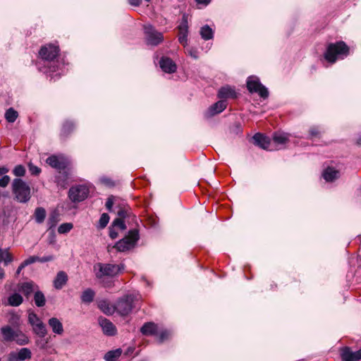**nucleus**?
<instances>
[{"label":"nucleus","mask_w":361,"mask_h":361,"mask_svg":"<svg viewBox=\"0 0 361 361\" xmlns=\"http://www.w3.org/2000/svg\"><path fill=\"white\" fill-rule=\"evenodd\" d=\"M200 34L202 39L208 40L213 38L214 31L208 25H205L200 28Z\"/></svg>","instance_id":"nucleus-26"},{"label":"nucleus","mask_w":361,"mask_h":361,"mask_svg":"<svg viewBox=\"0 0 361 361\" xmlns=\"http://www.w3.org/2000/svg\"><path fill=\"white\" fill-rule=\"evenodd\" d=\"M125 269L123 264H111V263H97L94 265V271L96 278L99 280L104 286L105 278H114L122 273Z\"/></svg>","instance_id":"nucleus-2"},{"label":"nucleus","mask_w":361,"mask_h":361,"mask_svg":"<svg viewBox=\"0 0 361 361\" xmlns=\"http://www.w3.org/2000/svg\"><path fill=\"white\" fill-rule=\"evenodd\" d=\"M2 254H4L3 249L0 248V263L2 262Z\"/></svg>","instance_id":"nucleus-61"},{"label":"nucleus","mask_w":361,"mask_h":361,"mask_svg":"<svg viewBox=\"0 0 361 361\" xmlns=\"http://www.w3.org/2000/svg\"><path fill=\"white\" fill-rule=\"evenodd\" d=\"M50 50L47 48V75L49 73L51 78L55 76H60L63 73L62 67L57 58L59 52V47H49Z\"/></svg>","instance_id":"nucleus-3"},{"label":"nucleus","mask_w":361,"mask_h":361,"mask_svg":"<svg viewBox=\"0 0 361 361\" xmlns=\"http://www.w3.org/2000/svg\"><path fill=\"white\" fill-rule=\"evenodd\" d=\"M10 180V177L7 175H4L0 178V187L6 188L8 185Z\"/></svg>","instance_id":"nucleus-45"},{"label":"nucleus","mask_w":361,"mask_h":361,"mask_svg":"<svg viewBox=\"0 0 361 361\" xmlns=\"http://www.w3.org/2000/svg\"><path fill=\"white\" fill-rule=\"evenodd\" d=\"M122 351L120 348L114 350H110L107 352L104 355V359L106 361H116V360L121 356Z\"/></svg>","instance_id":"nucleus-27"},{"label":"nucleus","mask_w":361,"mask_h":361,"mask_svg":"<svg viewBox=\"0 0 361 361\" xmlns=\"http://www.w3.org/2000/svg\"><path fill=\"white\" fill-rule=\"evenodd\" d=\"M137 298L133 294H126L118 298L114 303L116 312L122 317H125L131 313L135 307V301Z\"/></svg>","instance_id":"nucleus-5"},{"label":"nucleus","mask_w":361,"mask_h":361,"mask_svg":"<svg viewBox=\"0 0 361 361\" xmlns=\"http://www.w3.org/2000/svg\"><path fill=\"white\" fill-rule=\"evenodd\" d=\"M327 45H339V46H341V45H346V44L343 41H338V42H336L335 43H329Z\"/></svg>","instance_id":"nucleus-58"},{"label":"nucleus","mask_w":361,"mask_h":361,"mask_svg":"<svg viewBox=\"0 0 361 361\" xmlns=\"http://www.w3.org/2000/svg\"><path fill=\"white\" fill-rule=\"evenodd\" d=\"M35 302L37 306L42 307L44 304V296L42 292H37L35 294Z\"/></svg>","instance_id":"nucleus-38"},{"label":"nucleus","mask_w":361,"mask_h":361,"mask_svg":"<svg viewBox=\"0 0 361 361\" xmlns=\"http://www.w3.org/2000/svg\"><path fill=\"white\" fill-rule=\"evenodd\" d=\"M98 308L106 315H112L116 312L115 305H111L108 300L102 299L97 301Z\"/></svg>","instance_id":"nucleus-17"},{"label":"nucleus","mask_w":361,"mask_h":361,"mask_svg":"<svg viewBox=\"0 0 361 361\" xmlns=\"http://www.w3.org/2000/svg\"><path fill=\"white\" fill-rule=\"evenodd\" d=\"M18 113L13 108H9L5 113V118L8 123H13L18 118Z\"/></svg>","instance_id":"nucleus-29"},{"label":"nucleus","mask_w":361,"mask_h":361,"mask_svg":"<svg viewBox=\"0 0 361 361\" xmlns=\"http://www.w3.org/2000/svg\"><path fill=\"white\" fill-rule=\"evenodd\" d=\"M98 323L105 335L113 336L116 334V327L109 319L104 317H99L98 318Z\"/></svg>","instance_id":"nucleus-11"},{"label":"nucleus","mask_w":361,"mask_h":361,"mask_svg":"<svg viewBox=\"0 0 361 361\" xmlns=\"http://www.w3.org/2000/svg\"><path fill=\"white\" fill-rule=\"evenodd\" d=\"M44 261V259L42 258V259H40L39 257L37 256H30L27 259H25L23 263L24 264V265L25 267L31 264H33L36 262H43Z\"/></svg>","instance_id":"nucleus-40"},{"label":"nucleus","mask_w":361,"mask_h":361,"mask_svg":"<svg viewBox=\"0 0 361 361\" xmlns=\"http://www.w3.org/2000/svg\"><path fill=\"white\" fill-rule=\"evenodd\" d=\"M159 64L161 71L166 73H173L177 70L176 63L168 56H161Z\"/></svg>","instance_id":"nucleus-14"},{"label":"nucleus","mask_w":361,"mask_h":361,"mask_svg":"<svg viewBox=\"0 0 361 361\" xmlns=\"http://www.w3.org/2000/svg\"><path fill=\"white\" fill-rule=\"evenodd\" d=\"M180 32L183 34L182 35L179 36V42L183 44L185 41V39H186V35H185V32H186V26L185 25H180Z\"/></svg>","instance_id":"nucleus-44"},{"label":"nucleus","mask_w":361,"mask_h":361,"mask_svg":"<svg viewBox=\"0 0 361 361\" xmlns=\"http://www.w3.org/2000/svg\"><path fill=\"white\" fill-rule=\"evenodd\" d=\"M4 254H2V262H4V265L7 266L9 263H11L13 258L12 255L8 252V249H3Z\"/></svg>","instance_id":"nucleus-37"},{"label":"nucleus","mask_w":361,"mask_h":361,"mask_svg":"<svg viewBox=\"0 0 361 361\" xmlns=\"http://www.w3.org/2000/svg\"><path fill=\"white\" fill-rule=\"evenodd\" d=\"M4 277V270L0 267V279Z\"/></svg>","instance_id":"nucleus-60"},{"label":"nucleus","mask_w":361,"mask_h":361,"mask_svg":"<svg viewBox=\"0 0 361 361\" xmlns=\"http://www.w3.org/2000/svg\"><path fill=\"white\" fill-rule=\"evenodd\" d=\"M75 123L72 121H66L62 126L61 135L63 137H67L75 129Z\"/></svg>","instance_id":"nucleus-25"},{"label":"nucleus","mask_w":361,"mask_h":361,"mask_svg":"<svg viewBox=\"0 0 361 361\" xmlns=\"http://www.w3.org/2000/svg\"><path fill=\"white\" fill-rule=\"evenodd\" d=\"M8 172V169H7L6 167H5V166L0 167V176L6 174Z\"/></svg>","instance_id":"nucleus-57"},{"label":"nucleus","mask_w":361,"mask_h":361,"mask_svg":"<svg viewBox=\"0 0 361 361\" xmlns=\"http://www.w3.org/2000/svg\"><path fill=\"white\" fill-rule=\"evenodd\" d=\"M247 88L250 93H257L263 99L269 97L267 88L260 82L257 76L252 75L247 78Z\"/></svg>","instance_id":"nucleus-9"},{"label":"nucleus","mask_w":361,"mask_h":361,"mask_svg":"<svg viewBox=\"0 0 361 361\" xmlns=\"http://www.w3.org/2000/svg\"><path fill=\"white\" fill-rule=\"evenodd\" d=\"M109 236L111 239H115L118 237V232L112 226L109 227Z\"/></svg>","instance_id":"nucleus-52"},{"label":"nucleus","mask_w":361,"mask_h":361,"mask_svg":"<svg viewBox=\"0 0 361 361\" xmlns=\"http://www.w3.org/2000/svg\"><path fill=\"white\" fill-rule=\"evenodd\" d=\"M18 355L20 360L24 361L31 357V351L27 348H23L18 352Z\"/></svg>","instance_id":"nucleus-34"},{"label":"nucleus","mask_w":361,"mask_h":361,"mask_svg":"<svg viewBox=\"0 0 361 361\" xmlns=\"http://www.w3.org/2000/svg\"><path fill=\"white\" fill-rule=\"evenodd\" d=\"M320 134V130L319 129L318 127L317 126H313V127H311L310 129V135L313 137H317L319 136Z\"/></svg>","instance_id":"nucleus-51"},{"label":"nucleus","mask_w":361,"mask_h":361,"mask_svg":"<svg viewBox=\"0 0 361 361\" xmlns=\"http://www.w3.org/2000/svg\"><path fill=\"white\" fill-rule=\"evenodd\" d=\"M25 267V266L24 265V264L22 262L19 267H18L17 270H16V276H18L21 271Z\"/></svg>","instance_id":"nucleus-55"},{"label":"nucleus","mask_w":361,"mask_h":361,"mask_svg":"<svg viewBox=\"0 0 361 361\" xmlns=\"http://www.w3.org/2000/svg\"><path fill=\"white\" fill-rule=\"evenodd\" d=\"M68 281V275L65 271H61L58 272L54 280V286L56 289H61Z\"/></svg>","instance_id":"nucleus-20"},{"label":"nucleus","mask_w":361,"mask_h":361,"mask_svg":"<svg viewBox=\"0 0 361 361\" xmlns=\"http://www.w3.org/2000/svg\"><path fill=\"white\" fill-rule=\"evenodd\" d=\"M111 226L113 227H118L121 230H125L126 228L123 219L121 218L114 219Z\"/></svg>","instance_id":"nucleus-43"},{"label":"nucleus","mask_w":361,"mask_h":361,"mask_svg":"<svg viewBox=\"0 0 361 361\" xmlns=\"http://www.w3.org/2000/svg\"><path fill=\"white\" fill-rule=\"evenodd\" d=\"M28 166H29V171L32 175L36 176V175L39 174V173L41 172V169L39 167H37L32 164H29Z\"/></svg>","instance_id":"nucleus-46"},{"label":"nucleus","mask_w":361,"mask_h":361,"mask_svg":"<svg viewBox=\"0 0 361 361\" xmlns=\"http://www.w3.org/2000/svg\"><path fill=\"white\" fill-rule=\"evenodd\" d=\"M143 29L145 37L149 44L151 45H158L163 42V34L157 31L152 25H145Z\"/></svg>","instance_id":"nucleus-10"},{"label":"nucleus","mask_w":361,"mask_h":361,"mask_svg":"<svg viewBox=\"0 0 361 361\" xmlns=\"http://www.w3.org/2000/svg\"><path fill=\"white\" fill-rule=\"evenodd\" d=\"M52 259H53V258H52V257H48V256H47L46 260H47V262H48V261L51 260Z\"/></svg>","instance_id":"nucleus-63"},{"label":"nucleus","mask_w":361,"mask_h":361,"mask_svg":"<svg viewBox=\"0 0 361 361\" xmlns=\"http://www.w3.org/2000/svg\"><path fill=\"white\" fill-rule=\"evenodd\" d=\"M54 217V214H52L51 215V217H50V221H53Z\"/></svg>","instance_id":"nucleus-64"},{"label":"nucleus","mask_w":361,"mask_h":361,"mask_svg":"<svg viewBox=\"0 0 361 361\" xmlns=\"http://www.w3.org/2000/svg\"><path fill=\"white\" fill-rule=\"evenodd\" d=\"M1 333L3 335L5 341H13L15 337L16 331H14L11 326H6L1 329Z\"/></svg>","instance_id":"nucleus-23"},{"label":"nucleus","mask_w":361,"mask_h":361,"mask_svg":"<svg viewBox=\"0 0 361 361\" xmlns=\"http://www.w3.org/2000/svg\"><path fill=\"white\" fill-rule=\"evenodd\" d=\"M73 225L71 223H63L61 224L58 228V232L60 234H66L71 231L73 228Z\"/></svg>","instance_id":"nucleus-35"},{"label":"nucleus","mask_w":361,"mask_h":361,"mask_svg":"<svg viewBox=\"0 0 361 361\" xmlns=\"http://www.w3.org/2000/svg\"><path fill=\"white\" fill-rule=\"evenodd\" d=\"M357 144L361 145V135L358 137L357 140Z\"/></svg>","instance_id":"nucleus-62"},{"label":"nucleus","mask_w":361,"mask_h":361,"mask_svg":"<svg viewBox=\"0 0 361 361\" xmlns=\"http://www.w3.org/2000/svg\"><path fill=\"white\" fill-rule=\"evenodd\" d=\"M47 164L58 171L55 176V182L58 187L62 189L66 188L68 185L71 175V161L70 159L63 154L52 155L47 159Z\"/></svg>","instance_id":"nucleus-1"},{"label":"nucleus","mask_w":361,"mask_h":361,"mask_svg":"<svg viewBox=\"0 0 361 361\" xmlns=\"http://www.w3.org/2000/svg\"><path fill=\"white\" fill-rule=\"evenodd\" d=\"M169 336V332L166 330L163 331L160 333L159 336V342L163 343L164 341H166Z\"/></svg>","instance_id":"nucleus-50"},{"label":"nucleus","mask_w":361,"mask_h":361,"mask_svg":"<svg viewBox=\"0 0 361 361\" xmlns=\"http://www.w3.org/2000/svg\"><path fill=\"white\" fill-rule=\"evenodd\" d=\"M114 196H110L107 198L105 206L109 212H111L114 205Z\"/></svg>","instance_id":"nucleus-48"},{"label":"nucleus","mask_w":361,"mask_h":361,"mask_svg":"<svg viewBox=\"0 0 361 361\" xmlns=\"http://www.w3.org/2000/svg\"><path fill=\"white\" fill-rule=\"evenodd\" d=\"M349 54V47H327L324 59L329 63H334L338 59H343Z\"/></svg>","instance_id":"nucleus-8"},{"label":"nucleus","mask_w":361,"mask_h":361,"mask_svg":"<svg viewBox=\"0 0 361 361\" xmlns=\"http://www.w3.org/2000/svg\"><path fill=\"white\" fill-rule=\"evenodd\" d=\"M341 357L343 361H360L361 360V348L354 352L350 347H343L341 349Z\"/></svg>","instance_id":"nucleus-13"},{"label":"nucleus","mask_w":361,"mask_h":361,"mask_svg":"<svg viewBox=\"0 0 361 361\" xmlns=\"http://www.w3.org/2000/svg\"><path fill=\"white\" fill-rule=\"evenodd\" d=\"M48 324L54 333L59 335H61L63 333V324L57 318H51Z\"/></svg>","instance_id":"nucleus-22"},{"label":"nucleus","mask_w":361,"mask_h":361,"mask_svg":"<svg viewBox=\"0 0 361 361\" xmlns=\"http://www.w3.org/2000/svg\"><path fill=\"white\" fill-rule=\"evenodd\" d=\"M35 219L38 223H42L45 218V209L44 208L39 207L35 210Z\"/></svg>","instance_id":"nucleus-36"},{"label":"nucleus","mask_w":361,"mask_h":361,"mask_svg":"<svg viewBox=\"0 0 361 361\" xmlns=\"http://www.w3.org/2000/svg\"><path fill=\"white\" fill-rule=\"evenodd\" d=\"M117 214L121 219L128 217L130 214V209L129 208H120L117 212Z\"/></svg>","instance_id":"nucleus-41"},{"label":"nucleus","mask_w":361,"mask_h":361,"mask_svg":"<svg viewBox=\"0 0 361 361\" xmlns=\"http://www.w3.org/2000/svg\"><path fill=\"white\" fill-rule=\"evenodd\" d=\"M196 1L198 3V4H205V5H207L209 4V2L211 1V0H196Z\"/></svg>","instance_id":"nucleus-59"},{"label":"nucleus","mask_w":361,"mask_h":361,"mask_svg":"<svg viewBox=\"0 0 361 361\" xmlns=\"http://www.w3.org/2000/svg\"><path fill=\"white\" fill-rule=\"evenodd\" d=\"M13 341H16L18 345H25L29 342L28 338L21 333L20 331H16L15 337H13Z\"/></svg>","instance_id":"nucleus-31"},{"label":"nucleus","mask_w":361,"mask_h":361,"mask_svg":"<svg viewBox=\"0 0 361 361\" xmlns=\"http://www.w3.org/2000/svg\"><path fill=\"white\" fill-rule=\"evenodd\" d=\"M49 241L50 244H54L56 242V234L54 230L49 232Z\"/></svg>","instance_id":"nucleus-53"},{"label":"nucleus","mask_w":361,"mask_h":361,"mask_svg":"<svg viewBox=\"0 0 361 361\" xmlns=\"http://www.w3.org/2000/svg\"><path fill=\"white\" fill-rule=\"evenodd\" d=\"M253 143L263 149H269L270 139L260 133L255 134L252 137Z\"/></svg>","instance_id":"nucleus-16"},{"label":"nucleus","mask_w":361,"mask_h":361,"mask_svg":"<svg viewBox=\"0 0 361 361\" xmlns=\"http://www.w3.org/2000/svg\"><path fill=\"white\" fill-rule=\"evenodd\" d=\"M109 221V215L106 213L102 214L101 215V216L99 218V221L100 228H105L106 226V225L108 224Z\"/></svg>","instance_id":"nucleus-42"},{"label":"nucleus","mask_w":361,"mask_h":361,"mask_svg":"<svg viewBox=\"0 0 361 361\" xmlns=\"http://www.w3.org/2000/svg\"><path fill=\"white\" fill-rule=\"evenodd\" d=\"M13 173L17 177L24 176L25 174V169L23 165H17L13 169Z\"/></svg>","instance_id":"nucleus-39"},{"label":"nucleus","mask_w":361,"mask_h":361,"mask_svg":"<svg viewBox=\"0 0 361 361\" xmlns=\"http://www.w3.org/2000/svg\"><path fill=\"white\" fill-rule=\"evenodd\" d=\"M218 97L222 100L228 98L235 99L237 97V93L235 90L230 86L222 87L218 92Z\"/></svg>","instance_id":"nucleus-18"},{"label":"nucleus","mask_w":361,"mask_h":361,"mask_svg":"<svg viewBox=\"0 0 361 361\" xmlns=\"http://www.w3.org/2000/svg\"><path fill=\"white\" fill-rule=\"evenodd\" d=\"M140 331L145 336H154L158 333V326L154 322H147L141 327Z\"/></svg>","instance_id":"nucleus-19"},{"label":"nucleus","mask_w":361,"mask_h":361,"mask_svg":"<svg viewBox=\"0 0 361 361\" xmlns=\"http://www.w3.org/2000/svg\"><path fill=\"white\" fill-rule=\"evenodd\" d=\"M128 2L132 6H138L140 5L142 0H128Z\"/></svg>","instance_id":"nucleus-54"},{"label":"nucleus","mask_w":361,"mask_h":361,"mask_svg":"<svg viewBox=\"0 0 361 361\" xmlns=\"http://www.w3.org/2000/svg\"><path fill=\"white\" fill-rule=\"evenodd\" d=\"M12 192L15 199L21 203H25L30 199V188L20 178H15L12 182Z\"/></svg>","instance_id":"nucleus-4"},{"label":"nucleus","mask_w":361,"mask_h":361,"mask_svg":"<svg viewBox=\"0 0 361 361\" xmlns=\"http://www.w3.org/2000/svg\"><path fill=\"white\" fill-rule=\"evenodd\" d=\"M19 290L25 296H28L33 292V283L30 282L23 283L21 284Z\"/></svg>","instance_id":"nucleus-30"},{"label":"nucleus","mask_w":361,"mask_h":361,"mask_svg":"<svg viewBox=\"0 0 361 361\" xmlns=\"http://www.w3.org/2000/svg\"><path fill=\"white\" fill-rule=\"evenodd\" d=\"M226 106V101L221 99L209 106V108L204 112V116L206 118L212 117L216 114L221 113Z\"/></svg>","instance_id":"nucleus-15"},{"label":"nucleus","mask_w":361,"mask_h":361,"mask_svg":"<svg viewBox=\"0 0 361 361\" xmlns=\"http://www.w3.org/2000/svg\"><path fill=\"white\" fill-rule=\"evenodd\" d=\"M273 140L276 144L283 145L286 143V142L288 140V138L287 135L283 133H276L273 135Z\"/></svg>","instance_id":"nucleus-32"},{"label":"nucleus","mask_w":361,"mask_h":361,"mask_svg":"<svg viewBox=\"0 0 361 361\" xmlns=\"http://www.w3.org/2000/svg\"><path fill=\"white\" fill-rule=\"evenodd\" d=\"M185 53L190 56L192 59H197L199 57L197 47H183Z\"/></svg>","instance_id":"nucleus-33"},{"label":"nucleus","mask_w":361,"mask_h":361,"mask_svg":"<svg viewBox=\"0 0 361 361\" xmlns=\"http://www.w3.org/2000/svg\"><path fill=\"white\" fill-rule=\"evenodd\" d=\"M90 194V188L85 184L73 185L68 190V198L73 203H79L86 200Z\"/></svg>","instance_id":"nucleus-7"},{"label":"nucleus","mask_w":361,"mask_h":361,"mask_svg":"<svg viewBox=\"0 0 361 361\" xmlns=\"http://www.w3.org/2000/svg\"><path fill=\"white\" fill-rule=\"evenodd\" d=\"M139 232L137 229L130 230L128 235L118 240L114 247L119 252H126L135 247L139 240Z\"/></svg>","instance_id":"nucleus-6"},{"label":"nucleus","mask_w":361,"mask_h":361,"mask_svg":"<svg viewBox=\"0 0 361 361\" xmlns=\"http://www.w3.org/2000/svg\"><path fill=\"white\" fill-rule=\"evenodd\" d=\"M23 298L18 293H14L9 296L8 301L11 306L17 307L23 302Z\"/></svg>","instance_id":"nucleus-28"},{"label":"nucleus","mask_w":361,"mask_h":361,"mask_svg":"<svg viewBox=\"0 0 361 361\" xmlns=\"http://www.w3.org/2000/svg\"><path fill=\"white\" fill-rule=\"evenodd\" d=\"M28 321L32 325L34 331L40 336L44 334V326L43 322L34 312H29Z\"/></svg>","instance_id":"nucleus-12"},{"label":"nucleus","mask_w":361,"mask_h":361,"mask_svg":"<svg viewBox=\"0 0 361 361\" xmlns=\"http://www.w3.org/2000/svg\"><path fill=\"white\" fill-rule=\"evenodd\" d=\"M94 296L95 292L92 288H87L81 294V301L85 304H90L94 300Z\"/></svg>","instance_id":"nucleus-24"},{"label":"nucleus","mask_w":361,"mask_h":361,"mask_svg":"<svg viewBox=\"0 0 361 361\" xmlns=\"http://www.w3.org/2000/svg\"><path fill=\"white\" fill-rule=\"evenodd\" d=\"M322 176L326 181L332 182L338 178L340 172L333 167L329 166L324 171Z\"/></svg>","instance_id":"nucleus-21"},{"label":"nucleus","mask_w":361,"mask_h":361,"mask_svg":"<svg viewBox=\"0 0 361 361\" xmlns=\"http://www.w3.org/2000/svg\"><path fill=\"white\" fill-rule=\"evenodd\" d=\"M39 54L42 60L45 59V47H42L40 51H39Z\"/></svg>","instance_id":"nucleus-56"},{"label":"nucleus","mask_w":361,"mask_h":361,"mask_svg":"<svg viewBox=\"0 0 361 361\" xmlns=\"http://www.w3.org/2000/svg\"><path fill=\"white\" fill-rule=\"evenodd\" d=\"M100 181L102 183H103L104 185L108 186V187H113L114 186V181L109 178H107V177H102L100 178Z\"/></svg>","instance_id":"nucleus-47"},{"label":"nucleus","mask_w":361,"mask_h":361,"mask_svg":"<svg viewBox=\"0 0 361 361\" xmlns=\"http://www.w3.org/2000/svg\"><path fill=\"white\" fill-rule=\"evenodd\" d=\"M7 361H21L17 352H11L8 355Z\"/></svg>","instance_id":"nucleus-49"}]
</instances>
